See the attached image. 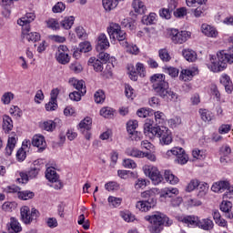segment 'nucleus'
I'll return each mask as SVG.
<instances>
[{"label":"nucleus","instance_id":"nucleus-53","mask_svg":"<svg viewBox=\"0 0 233 233\" xmlns=\"http://www.w3.org/2000/svg\"><path fill=\"white\" fill-rule=\"evenodd\" d=\"M158 56L159 58L161 59V61H163L164 63H168V61H170V59H172V57L170 56V54L168 53V50L167 49H160L158 51Z\"/></svg>","mask_w":233,"mask_h":233},{"label":"nucleus","instance_id":"nucleus-19","mask_svg":"<svg viewBox=\"0 0 233 233\" xmlns=\"http://www.w3.org/2000/svg\"><path fill=\"white\" fill-rule=\"evenodd\" d=\"M32 145L33 147H36V148L42 152V150L46 148V140H45V137L42 135H35L33 137Z\"/></svg>","mask_w":233,"mask_h":233},{"label":"nucleus","instance_id":"nucleus-46","mask_svg":"<svg viewBox=\"0 0 233 233\" xmlns=\"http://www.w3.org/2000/svg\"><path fill=\"white\" fill-rule=\"evenodd\" d=\"M138 127H139V122H137V120H129L127 123V134H132L134 132H137V128Z\"/></svg>","mask_w":233,"mask_h":233},{"label":"nucleus","instance_id":"nucleus-34","mask_svg":"<svg viewBox=\"0 0 233 233\" xmlns=\"http://www.w3.org/2000/svg\"><path fill=\"white\" fill-rule=\"evenodd\" d=\"M175 161L178 165H187L188 163V155H187L183 147H181V152L178 151Z\"/></svg>","mask_w":233,"mask_h":233},{"label":"nucleus","instance_id":"nucleus-15","mask_svg":"<svg viewBox=\"0 0 233 233\" xmlns=\"http://www.w3.org/2000/svg\"><path fill=\"white\" fill-rule=\"evenodd\" d=\"M230 187V182L227 180H219L211 186V190L212 192H215L216 194H221L227 190Z\"/></svg>","mask_w":233,"mask_h":233},{"label":"nucleus","instance_id":"nucleus-59","mask_svg":"<svg viewBox=\"0 0 233 233\" xmlns=\"http://www.w3.org/2000/svg\"><path fill=\"white\" fill-rule=\"evenodd\" d=\"M198 185H199V180L192 179L186 187V192H194V190L198 188Z\"/></svg>","mask_w":233,"mask_h":233},{"label":"nucleus","instance_id":"nucleus-58","mask_svg":"<svg viewBox=\"0 0 233 233\" xmlns=\"http://www.w3.org/2000/svg\"><path fill=\"white\" fill-rule=\"evenodd\" d=\"M107 201L111 205V207H114V208H117V207H119V205H121L123 198H116V197H109L107 198Z\"/></svg>","mask_w":233,"mask_h":233},{"label":"nucleus","instance_id":"nucleus-44","mask_svg":"<svg viewBox=\"0 0 233 233\" xmlns=\"http://www.w3.org/2000/svg\"><path fill=\"white\" fill-rule=\"evenodd\" d=\"M156 19H157V15L156 13H150L148 15H144L142 17L143 25H154L156 23Z\"/></svg>","mask_w":233,"mask_h":233},{"label":"nucleus","instance_id":"nucleus-3","mask_svg":"<svg viewBox=\"0 0 233 233\" xmlns=\"http://www.w3.org/2000/svg\"><path fill=\"white\" fill-rule=\"evenodd\" d=\"M166 76L163 74H155L150 77V81L153 85V90L157 96L163 99H168L169 101H177V94L170 90L168 82L166 80Z\"/></svg>","mask_w":233,"mask_h":233},{"label":"nucleus","instance_id":"nucleus-8","mask_svg":"<svg viewBox=\"0 0 233 233\" xmlns=\"http://www.w3.org/2000/svg\"><path fill=\"white\" fill-rule=\"evenodd\" d=\"M106 30L110 39H116L119 41L121 46L122 43L127 42V32L121 29V25H119V24L111 23Z\"/></svg>","mask_w":233,"mask_h":233},{"label":"nucleus","instance_id":"nucleus-43","mask_svg":"<svg viewBox=\"0 0 233 233\" xmlns=\"http://www.w3.org/2000/svg\"><path fill=\"white\" fill-rule=\"evenodd\" d=\"M46 25L51 30H59L61 28V24L56 18H48L46 20Z\"/></svg>","mask_w":233,"mask_h":233},{"label":"nucleus","instance_id":"nucleus-60","mask_svg":"<svg viewBox=\"0 0 233 233\" xmlns=\"http://www.w3.org/2000/svg\"><path fill=\"white\" fill-rule=\"evenodd\" d=\"M122 165L125 168H137V164L131 158H125Z\"/></svg>","mask_w":233,"mask_h":233},{"label":"nucleus","instance_id":"nucleus-17","mask_svg":"<svg viewBox=\"0 0 233 233\" xmlns=\"http://www.w3.org/2000/svg\"><path fill=\"white\" fill-rule=\"evenodd\" d=\"M7 229L9 233H19L23 230L21 223L17 218L11 217L9 222L7 223Z\"/></svg>","mask_w":233,"mask_h":233},{"label":"nucleus","instance_id":"nucleus-22","mask_svg":"<svg viewBox=\"0 0 233 233\" xmlns=\"http://www.w3.org/2000/svg\"><path fill=\"white\" fill-rule=\"evenodd\" d=\"M179 194L177 187H164L159 191L160 198H174Z\"/></svg>","mask_w":233,"mask_h":233},{"label":"nucleus","instance_id":"nucleus-12","mask_svg":"<svg viewBox=\"0 0 233 233\" xmlns=\"http://www.w3.org/2000/svg\"><path fill=\"white\" fill-rule=\"evenodd\" d=\"M110 48V42L108 41V37L105 33H101L96 37V50L97 52H103L105 50H108Z\"/></svg>","mask_w":233,"mask_h":233},{"label":"nucleus","instance_id":"nucleus-54","mask_svg":"<svg viewBox=\"0 0 233 233\" xmlns=\"http://www.w3.org/2000/svg\"><path fill=\"white\" fill-rule=\"evenodd\" d=\"M100 116H102V117H106L107 119L110 117H113L114 109L111 107H102L100 109Z\"/></svg>","mask_w":233,"mask_h":233},{"label":"nucleus","instance_id":"nucleus-10","mask_svg":"<svg viewBox=\"0 0 233 233\" xmlns=\"http://www.w3.org/2000/svg\"><path fill=\"white\" fill-rule=\"evenodd\" d=\"M20 215L23 223L25 225H30L34 219H37V218H39V211H37L35 208H32L30 210L28 206H24L20 208Z\"/></svg>","mask_w":233,"mask_h":233},{"label":"nucleus","instance_id":"nucleus-37","mask_svg":"<svg viewBox=\"0 0 233 233\" xmlns=\"http://www.w3.org/2000/svg\"><path fill=\"white\" fill-rule=\"evenodd\" d=\"M198 114L200 115L202 121H205V123H208L214 119V115L208 109L200 108Z\"/></svg>","mask_w":233,"mask_h":233},{"label":"nucleus","instance_id":"nucleus-27","mask_svg":"<svg viewBox=\"0 0 233 233\" xmlns=\"http://www.w3.org/2000/svg\"><path fill=\"white\" fill-rule=\"evenodd\" d=\"M46 177L51 183H57L59 177L55 167H47L46 170Z\"/></svg>","mask_w":233,"mask_h":233},{"label":"nucleus","instance_id":"nucleus-47","mask_svg":"<svg viewBox=\"0 0 233 233\" xmlns=\"http://www.w3.org/2000/svg\"><path fill=\"white\" fill-rule=\"evenodd\" d=\"M3 192H5V194H17L19 195V191L21 190L20 187H17L15 185H10L6 186L5 187H2Z\"/></svg>","mask_w":233,"mask_h":233},{"label":"nucleus","instance_id":"nucleus-11","mask_svg":"<svg viewBox=\"0 0 233 233\" xmlns=\"http://www.w3.org/2000/svg\"><path fill=\"white\" fill-rule=\"evenodd\" d=\"M78 130L81 132L86 139L89 140L92 137L90 130H92V117L86 116L78 124Z\"/></svg>","mask_w":233,"mask_h":233},{"label":"nucleus","instance_id":"nucleus-29","mask_svg":"<svg viewBox=\"0 0 233 233\" xmlns=\"http://www.w3.org/2000/svg\"><path fill=\"white\" fill-rule=\"evenodd\" d=\"M159 192V189L157 188H151L149 190H146L141 193V198L145 199V201H150L152 199L153 201H156V194Z\"/></svg>","mask_w":233,"mask_h":233},{"label":"nucleus","instance_id":"nucleus-7","mask_svg":"<svg viewBox=\"0 0 233 233\" xmlns=\"http://www.w3.org/2000/svg\"><path fill=\"white\" fill-rule=\"evenodd\" d=\"M168 34L174 45H183L184 43H187L190 37H192V33L190 31H179L176 28L170 29Z\"/></svg>","mask_w":233,"mask_h":233},{"label":"nucleus","instance_id":"nucleus-4","mask_svg":"<svg viewBox=\"0 0 233 233\" xmlns=\"http://www.w3.org/2000/svg\"><path fill=\"white\" fill-rule=\"evenodd\" d=\"M145 220L148 221V230L151 233H161L163 227H170L172 225V220L159 211L146 216Z\"/></svg>","mask_w":233,"mask_h":233},{"label":"nucleus","instance_id":"nucleus-35","mask_svg":"<svg viewBox=\"0 0 233 233\" xmlns=\"http://www.w3.org/2000/svg\"><path fill=\"white\" fill-rule=\"evenodd\" d=\"M121 1L125 0H102V5L106 12H110V10H114Z\"/></svg>","mask_w":233,"mask_h":233},{"label":"nucleus","instance_id":"nucleus-6","mask_svg":"<svg viewBox=\"0 0 233 233\" xmlns=\"http://www.w3.org/2000/svg\"><path fill=\"white\" fill-rule=\"evenodd\" d=\"M142 170L144 175L151 179L153 185H159L163 181V175L156 166L146 164L143 166Z\"/></svg>","mask_w":233,"mask_h":233},{"label":"nucleus","instance_id":"nucleus-45","mask_svg":"<svg viewBox=\"0 0 233 233\" xmlns=\"http://www.w3.org/2000/svg\"><path fill=\"white\" fill-rule=\"evenodd\" d=\"M137 116H138V117H148L150 116H154V110L151 108L142 107L137 111Z\"/></svg>","mask_w":233,"mask_h":233},{"label":"nucleus","instance_id":"nucleus-39","mask_svg":"<svg viewBox=\"0 0 233 233\" xmlns=\"http://www.w3.org/2000/svg\"><path fill=\"white\" fill-rule=\"evenodd\" d=\"M209 186L207 182H198V198H205L206 194H208Z\"/></svg>","mask_w":233,"mask_h":233},{"label":"nucleus","instance_id":"nucleus-1","mask_svg":"<svg viewBox=\"0 0 233 233\" xmlns=\"http://www.w3.org/2000/svg\"><path fill=\"white\" fill-rule=\"evenodd\" d=\"M144 134L147 137L150 139H154V137H158L160 145H171L172 138V131L168 129L167 127L165 126H155L154 120L146 119L144 124Z\"/></svg>","mask_w":233,"mask_h":233},{"label":"nucleus","instance_id":"nucleus-28","mask_svg":"<svg viewBox=\"0 0 233 233\" xmlns=\"http://www.w3.org/2000/svg\"><path fill=\"white\" fill-rule=\"evenodd\" d=\"M182 56L186 61H188L189 63H194V61H197L198 59V53L192 49H184L182 51Z\"/></svg>","mask_w":233,"mask_h":233},{"label":"nucleus","instance_id":"nucleus-50","mask_svg":"<svg viewBox=\"0 0 233 233\" xmlns=\"http://www.w3.org/2000/svg\"><path fill=\"white\" fill-rule=\"evenodd\" d=\"M35 194L32 191H19L18 192V199H22L23 201H26L28 199H32L34 198Z\"/></svg>","mask_w":233,"mask_h":233},{"label":"nucleus","instance_id":"nucleus-16","mask_svg":"<svg viewBox=\"0 0 233 233\" xmlns=\"http://www.w3.org/2000/svg\"><path fill=\"white\" fill-rule=\"evenodd\" d=\"M199 218L198 216L189 215L179 218V221L189 227L190 228H196L198 227Z\"/></svg>","mask_w":233,"mask_h":233},{"label":"nucleus","instance_id":"nucleus-64","mask_svg":"<svg viewBox=\"0 0 233 233\" xmlns=\"http://www.w3.org/2000/svg\"><path fill=\"white\" fill-rule=\"evenodd\" d=\"M105 102V93L98 90L95 93V103L100 104Z\"/></svg>","mask_w":233,"mask_h":233},{"label":"nucleus","instance_id":"nucleus-41","mask_svg":"<svg viewBox=\"0 0 233 233\" xmlns=\"http://www.w3.org/2000/svg\"><path fill=\"white\" fill-rule=\"evenodd\" d=\"M192 157L194 159L203 161L207 157V151L204 149L195 148L192 150Z\"/></svg>","mask_w":233,"mask_h":233},{"label":"nucleus","instance_id":"nucleus-20","mask_svg":"<svg viewBox=\"0 0 233 233\" xmlns=\"http://www.w3.org/2000/svg\"><path fill=\"white\" fill-rule=\"evenodd\" d=\"M131 6L137 15H143V14L147 12V5H145V3L141 0H133Z\"/></svg>","mask_w":233,"mask_h":233},{"label":"nucleus","instance_id":"nucleus-63","mask_svg":"<svg viewBox=\"0 0 233 233\" xmlns=\"http://www.w3.org/2000/svg\"><path fill=\"white\" fill-rule=\"evenodd\" d=\"M147 179L145 178H137L135 182L136 190H141L147 187Z\"/></svg>","mask_w":233,"mask_h":233},{"label":"nucleus","instance_id":"nucleus-57","mask_svg":"<svg viewBox=\"0 0 233 233\" xmlns=\"http://www.w3.org/2000/svg\"><path fill=\"white\" fill-rule=\"evenodd\" d=\"M92 50V44L88 41H85L79 44V52L86 54Z\"/></svg>","mask_w":233,"mask_h":233},{"label":"nucleus","instance_id":"nucleus-56","mask_svg":"<svg viewBox=\"0 0 233 233\" xmlns=\"http://www.w3.org/2000/svg\"><path fill=\"white\" fill-rule=\"evenodd\" d=\"M125 94L128 99H134L136 97V90L128 84L125 85Z\"/></svg>","mask_w":233,"mask_h":233},{"label":"nucleus","instance_id":"nucleus-14","mask_svg":"<svg viewBox=\"0 0 233 233\" xmlns=\"http://www.w3.org/2000/svg\"><path fill=\"white\" fill-rule=\"evenodd\" d=\"M201 32L206 37H211L212 39H217L218 35H219L218 29L208 24H202Z\"/></svg>","mask_w":233,"mask_h":233},{"label":"nucleus","instance_id":"nucleus-33","mask_svg":"<svg viewBox=\"0 0 233 233\" xmlns=\"http://www.w3.org/2000/svg\"><path fill=\"white\" fill-rule=\"evenodd\" d=\"M164 178L169 185H177V183H179V178L173 175L170 170H166L164 172Z\"/></svg>","mask_w":233,"mask_h":233},{"label":"nucleus","instance_id":"nucleus-24","mask_svg":"<svg viewBox=\"0 0 233 233\" xmlns=\"http://www.w3.org/2000/svg\"><path fill=\"white\" fill-rule=\"evenodd\" d=\"M198 74V69L196 68H189V69H183L180 73V79L182 81H191L192 77Z\"/></svg>","mask_w":233,"mask_h":233},{"label":"nucleus","instance_id":"nucleus-42","mask_svg":"<svg viewBox=\"0 0 233 233\" xmlns=\"http://www.w3.org/2000/svg\"><path fill=\"white\" fill-rule=\"evenodd\" d=\"M153 114L155 116V123L157 125H165V123H167V116H165V113L161 111H153Z\"/></svg>","mask_w":233,"mask_h":233},{"label":"nucleus","instance_id":"nucleus-25","mask_svg":"<svg viewBox=\"0 0 233 233\" xmlns=\"http://www.w3.org/2000/svg\"><path fill=\"white\" fill-rule=\"evenodd\" d=\"M197 227L202 230H212L214 228V222L210 218H198Z\"/></svg>","mask_w":233,"mask_h":233},{"label":"nucleus","instance_id":"nucleus-48","mask_svg":"<svg viewBox=\"0 0 233 233\" xmlns=\"http://www.w3.org/2000/svg\"><path fill=\"white\" fill-rule=\"evenodd\" d=\"M15 97V95H14V93L5 92L2 96L1 101L4 105H10V103H12V101Z\"/></svg>","mask_w":233,"mask_h":233},{"label":"nucleus","instance_id":"nucleus-40","mask_svg":"<svg viewBox=\"0 0 233 233\" xmlns=\"http://www.w3.org/2000/svg\"><path fill=\"white\" fill-rule=\"evenodd\" d=\"M178 152H181V147H176L163 153V157L165 159H172V157H177Z\"/></svg>","mask_w":233,"mask_h":233},{"label":"nucleus","instance_id":"nucleus-31","mask_svg":"<svg viewBox=\"0 0 233 233\" xmlns=\"http://www.w3.org/2000/svg\"><path fill=\"white\" fill-rule=\"evenodd\" d=\"M88 66H93L96 72H103V62L96 57L92 56L87 62Z\"/></svg>","mask_w":233,"mask_h":233},{"label":"nucleus","instance_id":"nucleus-49","mask_svg":"<svg viewBox=\"0 0 233 233\" xmlns=\"http://www.w3.org/2000/svg\"><path fill=\"white\" fill-rule=\"evenodd\" d=\"M209 94L217 99V101H221V94L219 93V90H218V86L216 84H211L209 86Z\"/></svg>","mask_w":233,"mask_h":233},{"label":"nucleus","instance_id":"nucleus-51","mask_svg":"<svg viewBox=\"0 0 233 233\" xmlns=\"http://www.w3.org/2000/svg\"><path fill=\"white\" fill-rule=\"evenodd\" d=\"M17 208V203L6 201L2 205V210H5V212H12V210H15Z\"/></svg>","mask_w":233,"mask_h":233},{"label":"nucleus","instance_id":"nucleus-23","mask_svg":"<svg viewBox=\"0 0 233 233\" xmlns=\"http://www.w3.org/2000/svg\"><path fill=\"white\" fill-rule=\"evenodd\" d=\"M220 210L226 214L228 219H233V214L230 213L232 210V202L228 200H223L220 204Z\"/></svg>","mask_w":233,"mask_h":233},{"label":"nucleus","instance_id":"nucleus-5","mask_svg":"<svg viewBox=\"0 0 233 233\" xmlns=\"http://www.w3.org/2000/svg\"><path fill=\"white\" fill-rule=\"evenodd\" d=\"M35 20V13H26L24 16L17 20V25L23 27L22 35L25 41L29 43H37L41 39V35L36 32L30 33V23Z\"/></svg>","mask_w":233,"mask_h":233},{"label":"nucleus","instance_id":"nucleus-9","mask_svg":"<svg viewBox=\"0 0 233 233\" xmlns=\"http://www.w3.org/2000/svg\"><path fill=\"white\" fill-rule=\"evenodd\" d=\"M55 59L59 65H68L70 63V50L66 45H60L55 53Z\"/></svg>","mask_w":233,"mask_h":233},{"label":"nucleus","instance_id":"nucleus-61","mask_svg":"<svg viewBox=\"0 0 233 233\" xmlns=\"http://www.w3.org/2000/svg\"><path fill=\"white\" fill-rule=\"evenodd\" d=\"M75 32L78 37V39H86V31L85 30V28H83V26L78 25L75 28Z\"/></svg>","mask_w":233,"mask_h":233},{"label":"nucleus","instance_id":"nucleus-18","mask_svg":"<svg viewBox=\"0 0 233 233\" xmlns=\"http://www.w3.org/2000/svg\"><path fill=\"white\" fill-rule=\"evenodd\" d=\"M220 84L225 87L227 94H232L233 84L230 76L227 74H222L219 78Z\"/></svg>","mask_w":233,"mask_h":233},{"label":"nucleus","instance_id":"nucleus-26","mask_svg":"<svg viewBox=\"0 0 233 233\" xmlns=\"http://www.w3.org/2000/svg\"><path fill=\"white\" fill-rule=\"evenodd\" d=\"M127 156H130L131 157H137V159H143L145 157V152L141 151L137 147H128L126 149Z\"/></svg>","mask_w":233,"mask_h":233},{"label":"nucleus","instance_id":"nucleus-21","mask_svg":"<svg viewBox=\"0 0 233 233\" xmlns=\"http://www.w3.org/2000/svg\"><path fill=\"white\" fill-rule=\"evenodd\" d=\"M69 84L74 86L82 96L86 94V86H85V81L77 80L76 78H70Z\"/></svg>","mask_w":233,"mask_h":233},{"label":"nucleus","instance_id":"nucleus-38","mask_svg":"<svg viewBox=\"0 0 233 233\" xmlns=\"http://www.w3.org/2000/svg\"><path fill=\"white\" fill-rule=\"evenodd\" d=\"M122 46L126 48V51L128 54H132L133 56H137L139 54V47L136 45H129L128 42H122Z\"/></svg>","mask_w":233,"mask_h":233},{"label":"nucleus","instance_id":"nucleus-2","mask_svg":"<svg viewBox=\"0 0 233 233\" xmlns=\"http://www.w3.org/2000/svg\"><path fill=\"white\" fill-rule=\"evenodd\" d=\"M228 65H233V43L228 47V50H220L217 56H209L208 68L211 72H223L227 70Z\"/></svg>","mask_w":233,"mask_h":233},{"label":"nucleus","instance_id":"nucleus-36","mask_svg":"<svg viewBox=\"0 0 233 233\" xmlns=\"http://www.w3.org/2000/svg\"><path fill=\"white\" fill-rule=\"evenodd\" d=\"M74 21H76V17L74 16H66L61 22L60 25L62 28L65 30H70L72 26H74Z\"/></svg>","mask_w":233,"mask_h":233},{"label":"nucleus","instance_id":"nucleus-62","mask_svg":"<svg viewBox=\"0 0 233 233\" xmlns=\"http://www.w3.org/2000/svg\"><path fill=\"white\" fill-rule=\"evenodd\" d=\"M232 153V149L230 148V146L225 144L220 147L219 155L223 156L224 157H228V156H230Z\"/></svg>","mask_w":233,"mask_h":233},{"label":"nucleus","instance_id":"nucleus-30","mask_svg":"<svg viewBox=\"0 0 233 233\" xmlns=\"http://www.w3.org/2000/svg\"><path fill=\"white\" fill-rule=\"evenodd\" d=\"M43 160L38 159L35 160L33 165L34 167L30 168V170L27 172V176H29V179H34V177H37V174H39V170H41L40 167H37V165H40Z\"/></svg>","mask_w":233,"mask_h":233},{"label":"nucleus","instance_id":"nucleus-13","mask_svg":"<svg viewBox=\"0 0 233 233\" xmlns=\"http://www.w3.org/2000/svg\"><path fill=\"white\" fill-rule=\"evenodd\" d=\"M156 200L150 199V200H139L136 204V208L137 210H140V212H148L156 207Z\"/></svg>","mask_w":233,"mask_h":233},{"label":"nucleus","instance_id":"nucleus-52","mask_svg":"<svg viewBox=\"0 0 233 233\" xmlns=\"http://www.w3.org/2000/svg\"><path fill=\"white\" fill-rule=\"evenodd\" d=\"M120 216L127 223L136 221V216H134V214H132L130 211H123L121 212Z\"/></svg>","mask_w":233,"mask_h":233},{"label":"nucleus","instance_id":"nucleus-32","mask_svg":"<svg viewBox=\"0 0 233 233\" xmlns=\"http://www.w3.org/2000/svg\"><path fill=\"white\" fill-rule=\"evenodd\" d=\"M3 130L5 134H8L12 128H14V122L12 121V118L6 115L3 116V125H2Z\"/></svg>","mask_w":233,"mask_h":233},{"label":"nucleus","instance_id":"nucleus-55","mask_svg":"<svg viewBox=\"0 0 233 233\" xmlns=\"http://www.w3.org/2000/svg\"><path fill=\"white\" fill-rule=\"evenodd\" d=\"M167 123L170 128H177V127H179L183 121L181 120L180 116H174L170 118Z\"/></svg>","mask_w":233,"mask_h":233}]
</instances>
